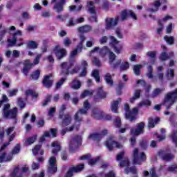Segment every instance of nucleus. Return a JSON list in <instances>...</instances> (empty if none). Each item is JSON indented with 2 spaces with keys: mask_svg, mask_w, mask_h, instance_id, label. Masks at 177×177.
<instances>
[{
  "mask_svg": "<svg viewBox=\"0 0 177 177\" xmlns=\"http://www.w3.org/2000/svg\"><path fill=\"white\" fill-rule=\"evenodd\" d=\"M89 109H91V104H89L88 100L84 101L83 104V109H80L79 111L77 112L75 115V124L70 127L62 129L61 131V135L64 136V135H66V132H73V131H74V128H75L76 130L78 131V129H80V122L82 121V118L81 117V115L86 114Z\"/></svg>",
  "mask_w": 177,
  "mask_h": 177,
  "instance_id": "f257e3e1",
  "label": "nucleus"
},
{
  "mask_svg": "<svg viewBox=\"0 0 177 177\" xmlns=\"http://www.w3.org/2000/svg\"><path fill=\"white\" fill-rule=\"evenodd\" d=\"M52 147L54 149L52 150L53 156L50 157L48 159V172L49 174H55L57 171V166L56 165V156L57 153L62 150V147L60 146V142L55 141L51 144Z\"/></svg>",
  "mask_w": 177,
  "mask_h": 177,
  "instance_id": "f03ea898",
  "label": "nucleus"
},
{
  "mask_svg": "<svg viewBox=\"0 0 177 177\" xmlns=\"http://www.w3.org/2000/svg\"><path fill=\"white\" fill-rule=\"evenodd\" d=\"M23 33L21 30H17L12 34V37L8 39V46H23L24 42L21 36Z\"/></svg>",
  "mask_w": 177,
  "mask_h": 177,
  "instance_id": "7ed1b4c3",
  "label": "nucleus"
},
{
  "mask_svg": "<svg viewBox=\"0 0 177 177\" xmlns=\"http://www.w3.org/2000/svg\"><path fill=\"white\" fill-rule=\"evenodd\" d=\"M177 100V88L172 92L168 93L164 100V106L166 107V110H169L171 106L175 103Z\"/></svg>",
  "mask_w": 177,
  "mask_h": 177,
  "instance_id": "20e7f679",
  "label": "nucleus"
},
{
  "mask_svg": "<svg viewBox=\"0 0 177 177\" xmlns=\"http://www.w3.org/2000/svg\"><path fill=\"white\" fill-rule=\"evenodd\" d=\"M10 104H6L3 108V115L4 118H16L17 116V107H15L10 110Z\"/></svg>",
  "mask_w": 177,
  "mask_h": 177,
  "instance_id": "39448f33",
  "label": "nucleus"
},
{
  "mask_svg": "<svg viewBox=\"0 0 177 177\" xmlns=\"http://www.w3.org/2000/svg\"><path fill=\"white\" fill-rule=\"evenodd\" d=\"M125 117L127 120H129L131 122L136 120V115H138V108H133L131 111L129 109V105L127 104H124Z\"/></svg>",
  "mask_w": 177,
  "mask_h": 177,
  "instance_id": "423d86ee",
  "label": "nucleus"
},
{
  "mask_svg": "<svg viewBox=\"0 0 177 177\" xmlns=\"http://www.w3.org/2000/svg\"><path fill=\"white\" fill-rule=\"evenodd\" d=\"M143 161H146V154L145 152H140L138 148H136L133 151V162L134 164H138L140 165L143 162Z\"/></svg>",
  "mask_w": 177,
  "mask_h": 177,
  "instance_id": "0eeeda50",
  "label": "nucleus"
},
{
  "mask_svg": "<svg viewBox=\"0 0 177 177\" xmlns=\"http://www.w3.org/2000/svg\"><path fill=\"white\" fill-rule=\"evenodd\" d=\"M107 135V130L104 129L100 133H93L88 136V139L89 140H93L94 142H99L102 138H104Z\"/></svg>",
  "mask_w": 177,
  "mask_h": 177,
  "instance_id": "6e6552de",
  "label": "nucleus"
},
{
  "mask_svg": "<svg viewBox=\"0 0 177 177\" xmlns=\"http://www.w3.org/2000/svg\"><path fill=\"white\" fill-rule=\"evenodd\" d=\"M81 142H82V137L81 136H76L71 139L69 143V149L73 151L74 149H77V147L81 146Z\"/></svg>",
  "mask_w": 177,
  "mask_h": 177,
  "instance_id": "1a4fd4ad",
  "label": "nucleus"
},
{
  "mask_svg": "<svg viewBox=\"0 0 177 177\" xmlns=\"http://www.w3.org/2000/svg\"><path fill=\"white\" fill-rule=\"evenodd\" d=\"M137 129H131L130 133L133 136H139V135L145 132V122H142L136 125Z\"/></svg>",
  "mask_w": 177,
  "mask_h": 177,
  "instance_id": "9d476101",
  "label": "nucleus"
},
{
  "mask_svg": "<svg viewBox=\"0 0 177 177\" xmlns=\"http://www.w3.org/2000/svg\"><path fill=\"white\" fill-rule=\"evenodd\" d=\"M93 53H99L102 56V57H104L105 55L107 53H110V50L107 48V46H104L102 48L99 47H95L90 53V56H93Z\"/></svg>",
  "mask_w": 177,
  "mask_h": 177,
  "instance_id": "9b49d317",
  "label": "nucleus"
},
{
  "mask_svg": "<svg viewBox=\"0 0 177 177\" xmlns=\"http://www.w3.org/2000/svg\"><path fill=\"white\" fill-rule=\"evenodd\" d=\"M58 0H51V5H54L53 9L57 13H62L64 10V3L63 0H61L60 2L57 3Z\"/></svg>",
  "mask_w": 177,
  "mask_h": 177,
  "instance_id": "f8f14e48",
  "label": "nucleus"
},
{
  "mask_svg": "<svg viewBox=\"0 0 177 177\" xmlns=\"http://www.w3.org/2000/svg\"><path fill=\"white\" fill-rule=\"evenodd\" d=\"M121 21H125V19H127V17H128V16H131V17L132 19H133V20H138V17L136 16V14H135V12H133L132 10H124L123 11H122L121 12Z\"/></svg>",
  "mask_w": 177,
  "mask_h": 177,
  "instance_id": "ddd939ff",
  "label": "nucleus"
},
{
  "mask_svg": "<svg viewBox=\"0 0 177 177\" xmlns=\"http://www.w3.org/2000/svg\"><path fill=\"white\" fill-rule=\"evenodd\" d=\"M118 20H120V17L106 19V30H110V28H113V27H115V26H117V24H118Z\"/></svg>",
  "mask_w": 177,
  "mask_h": 177,
  "instance_id": "4468645a",
  "label": "nucleus"
},
{
  "mask_svg": "<svg viewBox=\"0 0 177 177\" xmlns=\"http://www.w3.org/2000/svg\"><path fill=\"white\" fill-rule=\"evenodd\" d=\"M53 76V75H52V73L44 76L42 80V84L45 88L49 89V88L53 85V80L52 79Z\"/></svg>",
  "mask_w": 177,
  "mask_h": 177,
  "instance_id": "2eb2a0df",
  "label": "nucleus"
},
{
  "mask_svg": "<svg viewBox=\"0 0 177 177\" xmlns=\"http://www.w3.org/2000/svg\"><path fill=\"white\" fill-rule=\"evenodd\" d=\"M158 156L162 158V160H164V161H171V160H174L175 158V156H174V154L167 153V151H159Z\"/></svg>",
  "mask_w": 177,
  "mask_h": 177,
  "instance_id": "dca6fc26",
  "label": "nucleus"
},
{
  "mask_svg": "<svg viewBox=\"0 0 177 177\" xmlns=\"http://www.w3.org/2000/svg\"><path fill=\"white\" fill-rule=\"evenodd\" d=\"M54 52L58 60H60V59H63V57H64L66 55H67V51H66V49L60 48V46H55V48H54Z\"/></svg>",
  "mask_w": 177,
  "mask_h": 177,
  "instance_id": "f3484780",
  "label": "nucleus"
},
{
  "mask_svg": "<svg viewBox=\"0 0 177 177\" xmlns=\"http://www.w3.org/2000/svg\"><path fill=\"white\" fill-rule=\"evenodd\" d=\"M115 60V54L113 52H109V64L111 66V68H116V67H118L121 64V60L116 61L115 63H113Z\"/></svg>",
  "mask_w": 177,
  "mask_h": 177,
  "instance_id": "a211bd4d",
  "label": "nucleus"
},
{
  "mask_svg": "<svg viewBox=\"0 0 177 177\" xmlns=\"http://www.w3.org/2000/svg\"><path fill=\"white\" fill-rule=\"evenodd\" d=\"M73 67L71 62H64L61 64L62 75H68L70 74V68Z\"/></svg>",
  "mask_w": 177,
  "mask_h": 177,
  "instance_id": "6ab92c4d",
  "label": "nucleus"
},
{
  "mask_svg": "<svg viewBox=\"0 0 177 177\" xmlns=\"http://www.w3.org/2000/svg\"><path fill=\"white\" fill-rule=\"evenodd\" d=\"M106 147L110 151H111L113 147H117V149H122V145L113 140V139H109L106 142Z\"/></svg>",
  "mask_w": 177,
  "mask_h": 177,
  "instance_id": "aec40b11",
  "label": "nucleus"
},
{
  "mask_svg": "<svg viewBox=\"0 0 177 177\" xmlns=\"http://www.w3.org/2000/svg\"><path fill=\"white\" fill-rule=\"evenodd\" d=\"M84 167H85V165L84 164H81V165H77L75 167L71 168L69 169V171H68L67 174H66V176L64 177H71V176H73V172H81V171L84 169Z\"/></svg>",
  "mask_w": 177,
  "mask_h": 177,
  "instance_id": "412c9836",
  "label": "nucleus"
},
{
  "mask_svg": "<svg viewBox=\"0 0 177 177\" xmlns=\"http://www.w3.org/2000/svg\"><path fill=\"white\" fill-rule=\"evenodd\" d=\"M34 66V64H32L29 59H26L24 62V68L22 69V73L24 74V75H28V73L31 68H32V66Z\"/></svg>",
  "mask_w": 177,
  "mask_h": 177,
  "instance_id": "4be33fe9",
  "label": "nucleus"
},
{
  "mask_svg": "<svg viewBox=\"0 0 177 177\" xmlns=\"http://www.w3.org/2000/svg\"><path fill=\"white\" fill-rule=\"evenodd\" d=\"M59 118L62 120V125L64 127H67L68 125H70L73 120L71 118V115L68 113L66 115H62V118Z\"/></svg>",
  "mask_w": 177,
  "mask_h": 177,
  "instance_id": "5701e85b",
  "label": "nucleus"
},
{
  "mask_svg": "<svg viewBox=\"0 0 177 177\" xmlns=\"http://www.w3.org/2000/svg\"><path fill=\"white\" fill-rule=\"evenodd\" d=\"M3 151H0L1 155L0 156V162H7L8 161H12V158L13 156L12 155H8L6 156V152H2Z\"/></svg>",
  "mask_w": 177,
  "mask_h": 177,
  "instance_id": "b1692460",
  "label": "nucleus"
},
{
  "mask_svg": "<svg viewBox=\"0 0 177 177\" xmlns=\"http://www.w3.org/2000/svg\"><path fill=\"white\" fill-rule=\"evenodd\" d=\"M93 1H88L86 6V10L91 15H96V9L95 8V6H93Z\"/></svg>",
  "mask_w": 177,
  "mask_h": 177,
  "instance_id": "393cba45",
  "label": "nucleus"
},
{
  "mask_svg": "<svg viewBox=\"0 0 177 177\" xmlns=\"http://www.w3.org/2000/svg\"><path fill=\"white\" fill-rule=\"evenodd\" d=\"M173 57H174V53L171 52V53H167L165 52H163L160 54L159 59L160 60H161V62H165V60H168L169 59H172Z\"/></svg>",
  "mask_w": 177,
  "mask_h": 177,
  "instance_id": "a878e982",
  "label": "nucleus"
},
{
  "mask_svg": "<svg viewBox=\"0 0 177 177\" xmlns=\"http://www.w3.org/2000/svg\"><path fill=\"white\" fill-rule=\"evenodd\" d=\"M91 117L95 118V120H100L103 117V112L98 109H95L92 111Z\"/></svg>",
  "mask_w": 177,
  "mask_h": 177,
  "instance_id": "bb28decb",
  "label": "nucleus"
},
{
  "mask_svg": "<svg viewBox=\"0 0 177 177\" xmlns=\"http://www.w3.org/2000/svg\"><path fill=\"white\" fill-rule=\"evenodd\" d=\"M120 103H121V98H118L111 103V109L113 113H117V110H118V104H120Z\"/></svg>",
  "mask_w": 177,
  "mask_h": 177,
  "instance_id": "cd10ccee",
  "label": "nucleus"
},
{
  "mask_svg": "<svg viewBox=\"0 0 177 177\" xmlns=\"http://www.w3.org/2000/svg\"><path fill=\"white\" fill-rule=\"evenodd\" d=\"M156 55H157V52L156 51H149L147 53V56L151 59L149 63L152 65L156 63Z\"/></svg>",
  "mask_w": 177,
  "mask_h": 177,
  "instance_id": "c85d7f7f",
  "label": "nucleus"
},
{
  "mask_svg": "<svg viewBox=\"0 0 177 177\" xmlns=\"http://www.w3.org/2000/svg\"><path fill=\"white\" fill-rule=\"evenodd\" d=\"M165 2H167V1H165V0H159V1H155L153 3L154 8H150L149 11L150 12H157V10H158V8H160L161 4L162 3H165Z\"/></svg>",
  "mask_w": 177,
  "mask_h": 177,
  "instance_id": "c756f323",
  "label": "nucleus"
},
{
  "mask_svg": "<svg viewBox=\"0 0 177 177\" xmlns=\"http://www.w3.org/2000/svg\"><path fill=\"white\" fill-rule=\"evenodd\" d=\"M81 66L82 71L81 72L80 77H85V75H86V68H88V62H86V61H82Z\"/></svg>",
  "mask_w": 177,
  "mask_h": 177,
  "instance_id": "7c9ffc66",
  "label": "nucleus"
},
{
  "mask_svg": "<svg viewBox=\"0 0 177 177\" xmlns=\"http://www.w3.org/2000/svg\"><path fill=\"white\" fill-rule=\"evenodd\" d=\"M147 77L149 78L150 80H152V82H156L157 80L153 77V66H149L147 67Z\"/></svg>",
  "mask_w": 177,
  "mask_h": 177,
  "instance_id": "2f4dec72",
  "label": "nucleus"
},
{
  "mask_svg": "<svg viewBox=\"0 0 177 177\" xmlns=\"http://www.w3.org/2000/svg\"><path fill=\"white\" fill-rule=\"evenodd\" d=\"M143 176L158 177V176H157V174H156V169L154 167L151 169L149 173L147 171H145L143 172Z\"/></svg>",
  "mask_w": 177,
  "mask_h": 177,
  "instance_id": "473e14b6",
  "label": "nucleus"
},
{
  "mask_svg": "<svg viewBox=\"0 0 177 177\" xmlns=\"http://www.w3.org/2000/svg\"><path fill=\"white\" fill-rule=\"evenodd\" d=\"M165 76L167 77V80H174V77H175V71H174V69L168 68L166 71Z\"/></svg>",
  "mask_w": 177,
  "mask_h": 177,
  "instance_id": "72a5a7b5",
  "label": "nucleus"
},
{
  "mask_svg": "<svg viewBox=\"0 0 177 177\" xmlns=\"http://www.w3.org/2000/svg\"><path fill=\"white\" fill-rule=\"evenodd\" d=\"M79 32H90L92 31V27L91 26L86 25L84 26L80 27L78 28Z\"/></svg>",
  "mask_w": 177,
  "mask_h": 177,
  "instance_id": "f704fd0d",
  "label": "nucleus"
},
{
  "mask_svg": "<svg viewBox=\"0 0 177 177\" xmlns=\"http://www.w3.org/2000/svg\"><path fill=\"white\" fill-rule=\"evenodd\" d=\"M158 121H160V118H156L155 119L149 118L148 122L149 128H154V126L156 125V124H157V122H158Z\"/></svg>",
  "mask_w": 177,
  "mask_h": 177,
  "instance_id": "c9c22d12",
  "label": "nucleus"
},
{
  "mask_svg": "<svg viewBox=\"0 0 177 177\" xmlns=\"http://www.w3.org/2000/svg\"><path fill=\"white\" fill-rule=\"evenodd\" d=\"M139 97H140V90H136L133 93V97L130 99V103H133V102L139 99Z\"/></svg>",
  "mask_w": 177,
  "mask_h": 177,
  "instance_id": "e433bc0d",
  "label": "nucleus"
},
{
  "mask_svg": "<svg viewBox=\"0 0 177 177\" xmlns=\"http://www.w3.org/2000/svg\"><path fill=\"white\" fill-rule=\"evenodd\" d=\"M71 88L73 89H80V88H81V82H80V80H77V79H75L72 82Z\"/></svg>",
  "mask_w": 177,
  "mask_h": 177,
  "instance_id": "4c0bfd02",
  "label": "nucleus"
},
{
  "mask_svg": "<svg viewBox=\"0 0 177 177\" xmlns=\"http://www.w3.org/2000/svg\"><path fill=\"white\" fill-rule=\"evenodd\" d=\"M36 140H37V136H33L26 139L25 142V145L26 146H30V145H32V143H34V142H35Z\"/></svg>",
  "mask_w": 177,
  "mask_h": 177,
  "instance_id": "58836bf2",
  "label": "nucleus"
},
{
  "mask_svg": "<svg viewBox=\"0 0 177 177\" xmlns=\"http://www.w3.org/2000/svg\"><path fill=\"white\" fill-rule=\"evenodd\" d=\"M7 30L5 27L0 24V41H2L6 35Z\"/></svg>",
  "mask_w": 177,
  "mask_h": 177,
  "instance_id": "ea45409f",
  "label": "nucleus"
},
{
  "mask_svg": "<svg viewBox=\"0 0 177 177\" xmlns=\"http://www.w3.org/2000/svg\"><path fill=\"white\" fill-rule=\"evenodd\" d=\"M104 80L110 86H113V79L111 78V75L110 73H106L104 77Z\"/></svg>",
  "mask_w": 177,
  "mask_h": 177,
  "instance_id": "a19ab883",
  "label": "nucleus"
},
{
  "mask_svg": "<svg viewBox=\"0 0 177 177\" xmlns=\"http://www.w3.org/2000/svg\"><path fill=\"white\" fill-rule=\"evenodd\" d=\"M169 137L171 138L173 143L177 147V131H174L170 135Z\"/></svg>",
  "mask_w": 177,
  "mask_h": 177,
  "instance_id": "79ce46f5",
  "label": "nucleus"
},
{
  "mask_svg": "<svg viewBox=\"0 0 177 177\" xmlns=\"http://www.w3.org/2000/svg\"><path fill=\"white\" fill-rule=\"evenodd\" d=\"M14 138H15V134H12V135L10 136L9 142H6V143H4V144L3 145V146L1 147L0 151H2L3 150H5V149H6V147H8V146H9V145H10V142H12Z\"/></svg>",
  "mask_w": 177,
  "mask_h": 177,
  "instance_id": "37998d69",
  "label": "nucleus"
},
{
  "mask_svg": "<svg viewBox=\"0 0 177 177\" xmlns=\"http://www.w3.org/2000/svg\"><path fill=\"white\" fill-rule=\"evenodd\" d=\"M165 89L164 88H156L151 95L152 97H157L162 92H164Z\"/></svg>",
  "mask_w": 177,
  "mask_h": 177,
  "instance_id": "c03bdc74",
  "label": "nucleus"
},
{
  "mask_svg": "<svg viewBox=\"0 0 177 177\" xmlns=\"http://www.w3.org/2000/svg\"><path fill=\"white\" fill-rule=\"evenodd\" d=\"M143 106H151V102L149 100H144L141 102H140L138 104V109H140V107H143Z\"/></svg>",
  "mask_w": 177,
  "mask_h": 177,
  "instance_id": "a18cd8bd",
  "label": "nucleus"
},
{
  "mask_svg": "<svg viewBox=\"0 0 177 177\" xmlns=\"http://www.w3.org/2000/svg\"><path fill=\"white\" fill-rule=\"evenodd\" d=\"M92 77H93L96 81V82H100V76H99V71L94 70L92 72Z\"/></svg>",
  "mask_w": 177,
  "mask_h": 177,
  "instance_id": "49530a36",
  "label": "nucleus"
},
{
  "mask_svg": "<svg viewBox=\"0 0 177 177\" xmlns=\"http://www.w3.org/2000/svg\"><path fill=\"white\" fill-rule=\"evenodd\" d=\"M92 95H93V91L86 90L82 93L81 97L82 99H84L86 97V96H92Z\"/></svg>",
  "mask_w": 177,
  "mask_h": 177,
  "instance_id": "de8ad7c7",
  "label": "nucleus"
},
{
  "mask_svg": "<svg viewBox=\"0 0 177 177\" xmlns=\"http://www.w3.org/2000/svg\"><path fill=\"white\" fill-rule=\"evenodd\" d=\"M28 48H30L31 49H37L38 48V44L35 41H30L27 44Z\"/></svg>",
  "mask_w": 177,
  "mask_h": 177,
  "instance_id": "09e8293b",
  "label": "nucleus"
},
{
  "mask_svg": "<svg viewBox=\"0 0 177 177\" xmlns=\"http://www.w3.org/2000/svg\"><path fill=\"white\" fill-rule=\"evenodd\" d=\"M131 172V174H137L138 171L136 170V167H133L130 168H126L124 169V174L127 175V174H129Z\"/></svg>",
  "mask_w": 177,
  "mask_h": 177,
  "instance_id": "8fccbe9b",
  "label": "nucleus"
},
{
  "mask_svg": "<svg viewBox=\"0 0 177 177\" xmlns=\"http://www.w3.org/2000/svg\"><path fill=\"white\" fill-rule=\"evenodd\" d=\"M67 79L62 77L61 80H59L57 83H56V89H60V88H62V85H63L64 84V82H66V80Z\"/></svg>",
  "mask_w": 177,
  "mask_h": 177,
  "instance_id": "3c124183",
  "label": "nucleus"
},
{
  "mask_svg": "<svg viewBox=\"0 0 177 177\" xmlns=\"http://www.w3.org/2000/svg\"><path fill=\"white\" fill-rule=\"evenodd\" d=\"M13 177H23L21 173H20V170L19 169V167H16L12 173Z\"/></svg>",
  "mask_w": 177,
  "mask_h": 177,
  "instance_id": "603ef678",
  "label": "nucleus"
},
{
  "mask_svg": "<svg viewBox=\"0 0 177 177\" xmlns=\"http://www.w3.org/2000/svg\"><path fill=\"white\" fill-rule=\"evenodd\" d=\"M164 39L165 41H166V42H167V44H169V45H173L175 39H174V37L172 36H165L164 37Z\"/></svg>",
  "mask_w": 177,
  "mask_h": 177,
  "instance_id": "864d4df0",
  "label": "nucleus"
},
{
  "mask_svg": "<svg viewBox=\"0 0 177 177\" xmlns=\"http://www.w3.org/2000/svg\"><path fill=\"white\" fill-rule=\"evenodd\" d=\"M85 39H86L85 36L84 35L80 36V43L77 46V50L79 52H81V50H82V44H84V41H85Z\"/></svg>",
  "mask_w": 177,
  "mask_h": 177,
  "instance_id": "5fc2aeb1",
  "label": "nucleus"
},
{
  "mask_svg": "<svg viewBox=\"0 0 177 177\" xmlns=\"http://www.w3.org/2000/svg\"><path fill=\"white\" fill-rule=\"evenodd\" d=\"M17 92H19V89H17V88L8 90V94L9 97L16 96V95H17Z\"/></svg>",
  "mask_w": 177,
  "mask_h": 177,
  "instance_id": "6e6d98bb",
  "label": "nucleus"
},
{
  "mask_svg": "<svg viewBox=\"0 0 177 177\" xmlns=\"http://www.w3.org/2000/svg\"><path fill=\"white\" fill-rule=\"evenodd\" d=\"M68 17V14H66L64 15H58L56 17L57 20H59V21H66L67 18Z\"/></svg>",
  "mask_w": 177,
  "mask_h": 177,
  "instance_id": "4d7b16f0",
  "label": "nucleus"
},
{
  "mask_svg": "<svg viewBox=\"0 0 177 177\" xmlns=\"http://www.w3.org/2000/svg\"><path fill=\"white\" fill-rule=\"evenodd\" d=\"M26 95L27 96H32L33 97H38V93H35L32 90L26 91Z\"/></svg>",
  "mask_w": 177,
  "mask_h": 177,
  "instance_id": "13d9d810",
  "label": "nucleus"
},
{
  "mask_svg": "<svg viewBox=\"0 0 177 177\" xmlns=\"http://www.w3.org/2000/svg\"><path fill=\"white\" fill-rule=\"evenodd\" d=\"M140 68H142V65H135L133 66V71L136 75H139L140 74Z\"/></svg>",
  "mask_w": 177,
  "mask_h": 177,
  "instance_id": "bf43d9fd",
  "label": "nucleus"
},
{
  "mask_svg": "<svg viewBox=\"0 0 177 177\" xmlns=\"http://www.w3.org/2000/svg\"><path fill=\"white\" fill-rule=\"evenodd\" d=\"M120 167H129V160L128 158H124V160L120 162Z\"/></svg>",
  "mask_w": 177,
  "mask_h": 177,
  "instance_id": "052dcab7",
  "label": "nucleus"
},
{
  "mask_svg": "<svg viewBox=\"0 0 177 177\" xmlns=\"http://www.w3.org/2000/svg\"><path fill=\"white\" fill-rule=\"evenodd\" d=\"M20 153V145H17L12 149L11 156H13V154H19Z\"/></svg>",
  "mask_w": 177,
  "mask_h": 177,
  "instance_id": "680f3d73",
  "label": "nucleus"
},
{
  "mask_svg": "<svg viewBox=\"0 0 177 177\" xmlns=\"http://www.w3.org/2000/svg\"><path fill=\"white\" fill-rule=\"evenodd\" d=\"M41 74V71L39 70H37L32 74V80H38L39 78V75Z\"/></svg>",
  "mask_w": 177,
  "mask_h": 177,
  "instance_id": "e2e57ef3",
  "label": "nucleus"
},
{
  "mask_svg": "<svg viewBox=\"0 0 177 177\" xmlns=\"http://www.w3.org/2000/svg\"><path fill=\"white\" fill-rule=\"evenodd\" d=\"M41 57H42V55H41V54H38L36 56V57L34 59L33 63H32L33 66H37V64H39V60H40Z\"/></svg>",
  "mask_w": 177,
  "mask_h": 177,
  "instance_id": "0e129e2a",
  "label": "nucleus"
},
{
  "mask_svg": "<svg viewBox=\"0 0 177 177\" xmlns=\"http://www.w3.org/2000/svg\"><path fill=\"white\" fill-rule=\"evenodd\" d=\"M129 68V64L128 62H124L120 66V70L122 71H125V70H128Z\"/></svg>",
  "mask_w": 177,
  "mask_h": 177,
  "instance_id": "69168bd1",
  "label": "nucleus"
},
{
  "mask_svg": "<svg viewBox=\"0 0 177 177\" xmlns=\"http://www.w3.org/2000/svg\"><path fill=\"white\" fill-rule=\"evenodd\" d=\"M106 95H107V94L106 93H104V91H103L102 88H99V90H98V96H100V97H102L103 99Z\"/></svg>",
  "mask_w": 177,
  "mask_h": 177,
  "instance_id": "338daca9",
  "label": "nucleus"
},
{
  "mask_svg": "<svg viewBox=\"0 0 177 177\" xmlns=\"http://www.w3.org/2000/svg\"><path fill=\"white\" fill-rule=\"evenodd\" d=\"M168 171H169L170 172H176L177 165H174L169 166V168H168Z\"/></svg>",
  "mask_w": 177,
  "mask_h": 177,
  "instance_id": "774afa93",
  "label": "nucleus"
}]
</instances>
